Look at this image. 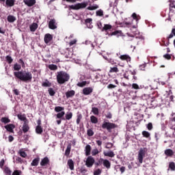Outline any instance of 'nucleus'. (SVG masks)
Listing matches in <instances>:
<instances>
[{
  "label": "nucleus",
  "instance_id": "1",
  "mask_svg": "<svg viewBox=\"0 0 175 175\" xmlns=\"http://www.w3.org/2000/svg\"><path fill=\"white\" fill-rule=\"evenodd\" d=\"M14 76L21 80V81H24L27 83V81H31L32 80V73L29 71H18L14 72Z\"/></svg>",
  "mask_w": 175,
  "mask_h": 175
},
{
  "label": "nucleus",
  "instance_id": "2",
  "mask_svg": "<svg viewBox=\"0 0 175 175\" xmlns=\"http://www.w3.org/2000/svg\"><path fill=\"white\" fill-rule=\"evenodd\" d=\"M56 79L58 84H65V83L69 81L70 76L65 71H59L57 72Z\"/></svg>",
  "mask_w": 175,
  "mask_h": 175
},
{
  "label": "nucleus",
  "instance_id": "3",
  "mask_svg": "<svg viewBox=\"0 0 175 175\" xmlns=\"http://www.w3.org/2000/svg\"><path fill=\"white\" fill-rule=\"evenodd\" d=\"M88 5V4L85 2L78 3L75 5H70L69 8L71 9V10H80V9H85V8H87Z\"/></svg>",
  "mask_w": 175,
  "mask_h": 175
},
{
  "label": "nucleus",
  "instance_id": "4",
  "mask_svg": "<svg viewBox=\"0 0 175 175\" xmlns=\"http://www.w3.org/2000/svg\"><path fill=\"white\" fill-rule=\"evenodd\" d=\"M117 125L114 123L104 122V124H102L103 129H107L108 132H110L111 129H116Z\"/></svg>",
  "mask_w": 175,
  "mask_h": 175
},
{
  "label": "nucleus",
  "instance_id": "5",
  "mask_svg": "<svg viewBox=\"0 0 175 175\" xmlns=\"http://www.w3.org/2000/svg\"><path fill=\"white\" fill-rule=\"evenodd\" d=\"M146 152H147V148H142L138 152V161L139 163H143V159L146 157Z\"/></svg>",
  "mask_w": 175,
  "mask_h": 175
},
{
  "label": "nucleus",
  "instance_id": "6",
  "mask_svg": "<svg viewBox=\"0 0 175 175\" xmlns=\"http://www.w3.org/2000/svg\"><path fill=\"white\" fill-rule=\"evenodd\" d=\"M40 166H42L44 169H47L49 166H50V159L49 157H45L41 159L40 163Z\"/></svg>",
  "mask_w": 175,
  "mask_h": 175
},
{
  "label": "nucleus",
  "instance_id": "7",
  "mask_svg": "<svg viewBox=\"0 0 175 175\" xmlns=\"http://www.w3.org/2000/svg\"><path fill=\"white\" fill-rule=\"evenodd\" d=\"M95 163V159L92 156H88L85 161L87 167H92Z\"/></svg>",
  "mask_w": 175,
  "mask_h": 175
},
{
  "label": "nucleus",
  "instance_id": "8",
  "mask_svg": "<svg viewBox=\"0 0 175 175\" xmlns=\"http://www.w3.org/2000/svg\"><path fill=\"white\" fill-rule=\"evenodd\" d=\"M53 40V36L50 33H46L44 35V41L46 44H49V42Z\"/></svg>",
  "mask_w": 175,
  "mask_h": 175
},
{
  "label": "nucleus",
  "instance_id": "9",
  "mask_svg": "<svg viewBox=\"0 0 175 175\" xmlns=\"http://www.w3.org/2000/svg\"><path fill=\"white\" fill-rule=\"evenodd\" d=\"M49 28L50 29H57V23L55 19H51L49 23Z\"/></svg>",
  "mask_w": 175,
  "mask_h": 175
},
{
  "label": "nucleus",
  "instance_id": "10",
  "mask_svg": "<svg viewBox=\"0 0 175 175\" xmlns=\"http://www.w3.org/2000/svg\"><path fill=\"white\" fill-rule=\"evenodd\" d=\"M94 91V88L92 87L85 88L83 89V95H90V94H92Z\"/></svg>",
  "mask_w": 175,
  "mask_h": 175
},
{
  "label": "nucleus",
  "instance_id": "11",
  "mask_svg": "<svg viewBox=\"0 0 175 175\" xmlns=\"http://www.w3.org/2000/svg\"><path fill=\"white\" fill-rule=\"evenodd\" d=\"M22 131L23 133H27L29 131V124H28V121H25L22 126Z\"/></svg>",
  "mask_w": 175,
  "mask_h": 175
},
{
  "label": "nucleus",
  "instance_id": "12",
  "mask_svg": "<svg viewBox=\"0 0 175 175\" xmlns=\"http://www.w3.org/2000/svg\"><path fill=\"white\" fill-rule=\"evenodd\" d=\"M67 165L70 170H75V161L72 159H69L67 161Z\"/></svg>",
  "mask_w": 175,
  "mask_h": 175
},
{
  "label": "nucleus",
  "instance_id": "13",
  "mask_svg": "<svg viewBox=\"0 0 175 175\" xmlns=\"http://www.w3.org/2000/svg\"><path fill=\"white\" fill-rule=\"evenodd\" d=\"M76 94V92L75 90H70V91H67L65 93L66 95V98L67 99H69V98H73V96Z\"/></svg>",
  "mask_w": 175,
  "mask_h": 175
},
{
  "label": "nucleus",
  "instance_id": "14",
  "mask_svg": "<svg viewBox=\"0 0 175 175\" xmlns=\"http://www.w3.org/2000/svg\"><path fill=\"white\" fill-rule=\"evenodd\" d=\"M23 2L25 5H27V6L31 8V6H33L35 3H36V0H24Z\"/></svg>",
  "mask_w": 175,
  "mask_h": 175
},
{
  "label": "nucleus",
  "instance_id": "15",
  "mask_svg": "<svg viewBox=\"0 0 175 175\" xmlns=\"http://www.w3.org/2000/svg\"><path fill=\"white\" fill-rule=\"evenodd\" d=\"M113 26L109 24H105L104 27L101 29L102 32H107V31H111Z\"/></svg>",
  "mask_w": 175,
  "mask_h": 175
},
{
  "label": "nucleus",
  "instance_id": "16",
  "mask_svg": "<svg viewBox=\"0 0 175 175\" xmlns=\"http://www.w3.org/2000/svg\"><path fill=\"white\" fill-rule=\"evenodd\" d=\"M103 166H105V167H106V169H110L111 166V163H110V161L107 159H103Z\"/></svg>",
  "mask_w": 175,
  "mask_h": 175
},
{
  "label": "nucleus",
  "instance_id": "17",
  "mask_svg": "<svg viewBox=\"0 0 175 175\" xmlns=\"http://www.w3.org/2000/svg\"><path fill=\"white\" fill-rule=\"evenodd\" d=\"M91 145H86L85 148V154L86 157H90L91 155Z\"/></svg>",
  "mask_w": 175,
  "mask_h": 175
},
{
  "label": "nucleus",
  "instance_id": "18",
  "mask_svg": "<svg viewBox=\"0 0 175 175\" xmlns=\"http://www.w3.org/2000/svg\"><path fill=\"white\" fill-rule=\"evenodd\" d=\"M103 154L105 157H109V158H114L116 157V154L111 150L109 152H103Z\"/></svg>",
  "mask_w": 175,
  "mask_h": 175
},
{
  "label": "nucleus",
  "instance_id": "19",
  "mask_svg": "<svg viewBox=\"0 0 175 175\" xmlns=\"http://www.w3.org/2000/svg\"><path fill=\"white\" fill-rule=\"evenodd\" d=\"M38 23H33L31 25L29 26V29L31 32H35L36 29H38Z\"/></svg>",
  "mask_w": 175,
  "mask_h": 175
},
{
  "label": "nucleus",
  "instance_id": "20",
  "mask_svg": "<svg viewBox=\"0 0 175 175\" xmlns=\"http://www.w3.org/2000/svg\"><path fill=\"white\" fill-rule=\"evenodd\" d=\"M5 128L8 132H13V129H14L16 126H14V124H10L5 126Z\"/></svg>",
  "mask_w": 175,
  "mask_h": 175
},
{
  "label": "nucleus",
  "instance_id": "21",
  "mask_svg": "<svg viewBox=\"0 0 175 175\" xmlns=\"http://www.w3.org/2000/svg\"><path fill=\"white\" fill-rule=\"evenodd\" d=\"M39 162H40V158L37 157L33 159L32 162L31 163V166H38L39 165Z\"/></svg>",
  "mask_w": 175,
  "mask_h": 175
},
{
  "label": "nucleus",
  "instance_id": "22",
  "mask_svg": "<svg viewBox=\"0 0 175 175\" xmlns=\"http://www.w3.org/2000/svg\"><path fill=\"white\" fill-rule=\"evenodd\" d=\"M164 152L167 157H173L174 155V152L172 149H166Z\"/></svg>",
  "mask_w": 175,
  "mask_h": 175
},
{
  "label": "nucleus",
  "instance_id": "23",
  "mask_svg": "<svg viewBox=\"0 0 175 175\" xmlns=\"http://www.w3.org/2000/svg\"><path fill=\"white\" fill-rule=\"evenodd\" d=\"M36 133H37V135H42V133H43V127H42V126H36Z\"/></svg>",
  "mask_w": 175,
  "mask_h": 175
},
{
  "label": "nucleus",
  "instance_id": "24",
  "mask_svg": "<svg viewBox=\"0 0 175 175\" xmlns=\"http://www.w3.org/2000/svg\"><path fill=\"white\" fill-rule=\"evenodd\" d=\"M15 2L16 0H6L5 5H7L9 8H12L14 5Z\"/></svg>",
  "mask_w": 175,
  "mask_h": 175
},
{
  "label": "nucleus",
  "instance_id": "25",
  "mask_svg": "<svg viewBox=\"0 0 175 175\" xmlns=\"http://www.w3.org/2000/svg\"><path fill=\"white\" fill-rule=\"evenodd\" d=\"M64 116H65V111L58 112L56 115L57 118H59L60 120H65V118H64Z\"/></svg>",
  "mask_w": 175,
  "mask_h": 175
},
{
  "label": "nucleus",
  "instance_id": "26",
  "mask_svg": "<svg viewBox=\"0 0 175 175\" xmlns=\"http://www.w3.org/2000/svg\"><path fill=\"white\" fill-rule=\"evenodd\" d=\"M81 120H83V115L80 113H77V125H79L80 124V121H81Z\"/></svg>",
  "mask_w": 175,
  "mask_h": 175
},
{
  "label": "nucleus",
  "instance_id": "27",
  "mask_svg": "<svg viewBox=\"0 0 175 175\" xmlns=\"http://www.w3.org/2000/svg\"><path fill=\"white\" fill-rule=\"evenodd\" d=\"M120 59H122V61H131V57L128 55H122L120 56Z\"/></svg>",
  "mask_w": 175,
  "mask_h": 175
},
{
  "label": "nucleus",
  "instance_id": "28",
  "mask_svg": "<svg viewBox=\"0 0 175 175\" xmlns=\"http://www.w3.org/2000/svg\"><path fill=\"white\" fill-rule=\"evenodd\" d=\"M8 23H14L16 21V18L14 16L9 15L7 18Z\"/></svg>",
  "mask_w": 175,
  "mask_h": 175
},
{
  "label": "nucleus",
  "instance_id": "29",
  "mask_svg": "<svg viewBox=\"0 0 175 175\" xmlns=\"http://www.w3.org/2000/svg\"><path fill=\"white\" fill-rule=\"evenodd\" d=\"M65 110V108L63 107L57 106L55 107V111L56 113H61L62 111H64Z\"/></svg>",
  "mask_w": 175,
  "mask_h": 175
},
{
  "label": "nucleus",
  "instance_id": "30",
  "mask_svg": "<svg viewBox=\"0 0 175 175\" xmlns=\"http://www.w3.org/2000/svg\"><path fill=\"white\" fill-rule=\"evenodd\" d=\"M120 72V70H118V68L117 67H111L109 70V73H118Z\"/></svg>",
  "mask_w": 175,
  "mask_h": 175
},
{
  "label": "nucleus",
  "instance_id": "31",
  "mask_svg": "<svg viewBox=\"0 0 175 175\" xmlns=\"http://www.w3.org/2000/svg\"><path fill=\"white\" fill-rule=\"evenodd\" d=\"M72 148V146L71 145H68L67 148L65 151V155L66 157H69V154H70V150Z\"/></svg>",
  "mask_w": 175,
  "mask_h": 175
},
{
  "label": "nucleus",
  "instance_id": "32",
  "mask_svg": "<svg viewBox=\"0 0 175 175\" xmlns=\"http://www.w3.org/2000/svg\"><path fill=\"white\" fill-rule=\"evenodd\" d=\"M90 121H91L92 124H98V118H96L94 116H92L90 117Z\"/></svg>",
  "mask_w": 175,
  "mask_h": 175
},
{
  "label": "nucleus",
  "instance_id": "33",
  "mask_svg": "<svg viewBox=\"0 0 175 175\" xmlns=\"http://www.w3.org/2000/svg\"><path fill=\"white\" fill-rule=\"evenodd\" d=\"M48 68L50 70H57L58 69V66L55 64H49Z\"/></svg>",
  "mask_w": 175,
  "mask_h": 175
},
{
  "label": "nucleus",
  "instance_id": "34",
  "mask_svg": "<svg viewBox=\"0 0 175 175\" xmlns=\"http://www.w3.org/2000/svg\"><path fill=\"white\" fill-rule=\"evenodd\" d=\"M99 8V6L96 4H94L92 6H89L87 8L88 10H96V9H98Z\"/></svg>",
  "mask_w": 175,
  "mask_h": 175
},
{
  "label": "nucleus",
  "instance_id": "35",
  "mask_svg": "<svg viewBox=\"0 0 175 175\" xmlns=\"http://www.w3.org/2000/svg\"><path fill=\"white\" fill-rule=\"evenodd\" d=\"M92 112L93 113V114H94L95 116H99V109L96 108V107H92Z\"/></svg>",
  "mask_w": 175,
  "mask_h": 175
},
{
  "label": "nucleus",
  "instance_id": "36",
  "mask_svg": "<svg viewBox=\"0 0 175 175\" xmlns=\"http://www.w3.org/2000/svg\"><path fill=\"white\" fill-rule=\"evenodd\" d=\"M1 121L3 124H9V122H10V119L6 117H3V118H1Z\"/></svg>",
  "mask_w": 175,
  "mask_h": 175
},
{
  "label": "nucleus",
  "instance_id": "37",
  "mask_svg": "<svg viewBox=\"0 0 175 175\" xmlns=\"http://www.w3.org/2000/svg\"><path fill=\"white\" fill-rule=\"evenodd\" d=\"M142 135L144 137H146L147 139H148V137H150V136H151V134H150V133L148 131H142Z\"/></svg>",
  "mask_w": 175,
  "mask_h": 175
},
{
  "label": "nucleus",
  "instance_id": "38",
  "mask_svg": "<svg viewBox=\"0 0 175 175\" xmlns=\"http://www.w3.org/2000/svg\"><path fill=\"white\" fill-rule=\"evenodd\" d=\"M72 117H73V113L72 112L67 113L65 116L66 120H72Z\"/></svg>",
  "mask_w": 175,
  "mask_h": 175
},
{
  "label": "nucleus",
  "instance_id": "39",
  "mask_svg": "<svg viewBox=\"0 0 175 175\" xmlns=\"http://www.w3.org/2000/svg\"><path fill=\"white\" fill-rule=\"evenodd\" d=\"M42 87H51V83L50 81L46 80L45 82L42 83Z\"/></svg>",
  "mask_w": 175,
  "mask_h": 175
},
{
  "label": "nucleus",
  "instance_id": "40",
  "mask_svg": "<svg viewBox=\"0 0 175 175\" xmlns=\"http://www.w3.org/2000/svg\"><path fill=\"white\" fill-rule=\"evenodd\" d=\"M77 87H85V85H87V81H83L82 82H79L77 84Z\"/></svg>",
  "mask_w": 175,
  "mask_h": 175
},
{
  "label": "nucleus",
  "instance_id": "41",
  "mask_svg": "<svg viewBox=\"0 0 175 175\" xmlns=\"http://www.w3.org/2000/svg\"><path fill=\"white\" fill-rule=\"evenodd\" d=\"M49 94L51 96H54L55 95V92L54 91V90L53 89V88H50L48 90Z\"/></svg>",
  "mask_w": 175,
  "mask_h": 175
},
{
  "label": "nucleus",
  "instance_id": "42",
  "mask_svg": "<svg viewBox=\"0 0 175 175\" xmlns=\"http://www.w3.org/2000/svg\"><path fill=\"white\" fill-rule=\"evenodd\" d=\"M21 69V65L16 63L14 65V70H17L18 72V70H20Z\"/></svg>",
  "mask_w": 175,
  "mask_h": 175
},
{
  "label": "nucleus",
  "instance_id": "43",
  "mask_svg": "<svg viewBox=\"0 0 175 175\" xmlns=\"http://www.w3.org/2000/svg\"><path fill=\"white\" fill-rule=\"evenodd\" d=\"M5 59H6L8 64H12V62H13V58H12V56H10V55H7L5 57Z\"/></svg>",
  "mask_w": 175,
  "mask_h": 175
},
{
  "label": "nucleus",
  "instance_id": "44",
  "mask_svg": "<svg viewBox=\"0 0 175 175\" xmlns=\"http://www.w3.org/2000/svg\"><path fill=\"white\" fill-rule=\"evenodd\" d=\"M121 33H122V31H120V30H116L115 31H113L111 35V36L118 35V36H120Z\"/></svg>",
  "mask_w": 175,
  "mask_h": 175
},
{
  "label": "nucleus",
  "instance_id": "45",
  "mask_svg": "<svg viewBox=\"0 0 175 175\" xmlns=\"http://www.w3.org/2000/svg\"><path fill=\"white\" fill-rule=\"evenodd\" d=\"M23 174V172H21V170H15L13 172L12 175H21Z\"/></svg>",
  "mask_w": 175,
  "mask_h": 175
},
{
  "label": "nucleus",
  "instance_id": "46",
  "mask_svg": "<svg viewBox=\"0 0 175 175\" xmlns=\"http://www.w3.org/2000/svg\"><path fill=\"white\" fill-rule=\"evenodd\" d=\"M132 88L133 90H140V88H142V86H139V85H137V83H133Z\"/></svg>",
  "mask_w": 175,
  "mask_h": 175
},
{
  "label": "nucleus",
  "instance_id": "47",
  "mask_svg": "<svg viewBox=\"0 0 175 175\" xmlns=\"http://www.w3.org/2000/svg\"><path fill=\"white\" fill-rule=\"evenodd\" d=\"M102 162H103V158H100L98 161V162L94 161V165H95L96 167H98V166H99L102 163Z\"/></svg>",
  "mask_w": 175,
  "mask_h": 175
},
{
  "label": "nucleus",
  "instance_id": "48",
  "mask_svg": "<svg viewBox=\"0 0 175 175\" xmlns=\"http://www.w3.org/2000/svg\"><path fill=\"white\" fill-rule=\"evenodd\" d=\"M169 167L170 168V170L174 171L175 170V163H174V162L170 163Z\"/></svg>",
  "mask_w": 175,
  "mask_h": 175
},
{
  "label": "nucleus",
  "instance_id": "49",
  "mask_svg": "<svg viewBox=\"0 0 175 175\" xmlns=\"http://www.w3.org/2000/svg\"><path fill=\"white\" fill-rule=\"evenodd\" d=\"M5 174L12 175V170H10V167H5L4 170Z\"/></svg>",
  "mask_w": 175,
  "mask_h": 175
},
{
  "label": "nucleus",
  "instance_id": "50",
  "mask_svg": "<svg viewBox=\"0 0 175 175\" xmlns=\"http://www.w3.org/2000/svg\"><path fill=\"white\" fill-rule=\"evenodd\" d=\"M98 154H99V150L96 148V149H94L92 151V157H95V155H98Z\"/></svg>",
  "mask_w": 175,
  "mask_h": 175
},
{
  "label": "nucleus",
  "instance_id": "51",
  "mask_svg": "<svg viewBox=\"0 0 175 175\" xmlns=\"http://www.w3.org/2000/svg\"><path fill=\"white\" fill-rule=\"evenodd\" d=\"M87 135L88 136H94V131H92V129H90L87 131Z\"/></svg>",
  "mask_w": 175,
  "mask_h": 175
},
{
  "label": "nucleus",
  "instance_id": "52",
  "mask_svg": "<svg viewBox=\"0 0 175 175\" xmlns=\"http://www.w3.org/2000/svg\"><path fill=\"white\" fill-rule=\"evenodd\" d=\"M102 174V170L97 169L94 172V175H100Z\"/></svg>",
  "mask_w": 175,
  "mask_h": 175
},
{
  "label": "nucleus",
  "instance_id": "53",
  "mask_svg": "<svg viewBox=\"0 0 175 175\" xmlns=\"http://www.w3.org/2000/svg\"><path fill=\"white\" fill-rule=\"evenodd\" d=\"M18 118L21 120V121H27V118L25 116H23L22 115H18Z\"/></svg>",
  "mask_w": 175,
  "mask_h": 175
},
{
  "label": "nucleus",
  "instance_id": "54",
  "mask_svg": "<svg viewBox=\"0 0 175 175\" xmlns=\"http://www.w3.org/2000/svg\"><path fill=\"white\" fill-rule=\"evenodd\" d=\"M96 16H100L101 17V16H103V11L102 10H99L98 11H96Z\"/></svg>",
  "mask_w": 175,
  "mask_h": 175
},
{
  "label": "nucleus",
  "instance_id": "55",
  "mask_svg": "<svg viewBox=\"0 0 175 175\" xmlns=\"http://www.w3.org/2000/svg\"><path fill=\"white\" fill-rule=\"evenodd\" d=\"M142 99L144 100H148V99H150V95H148V94H144L142 96Z\"/></svg>",
  "mask_w": 175,
  "mask_h": 175
},
{
  "label": "nucleus",
  "instance_id": "56",
  "mask_svg": "<svg viewBox=\"0 0 175 175\" xmlns=\"http://www.w3.org/2000/svg\"><path fill=\"white\" fill-rule=\"evenodd\" d=\"M173 8L175 9V5L173 3L170 4V12H173Z\"/></svg>",
  "mask_w": 175,
  "mask_h": 175
},
{
  "label": "nucleus",
  "instance_id": "57",
  "mask_svg": "<svg viewBox=\"0 0 175 175\" xmlns=\"http://www.w3.org/2000/svg\"><path fill=\"white\" fill-rule=\"evenodd\" d=\"M163 57L165 59H172V55H170V54L163 55Z\"/></svg>",
  "mask_w": 175,
  "mask_h": 175
},
{
  "label": "nucleus",
  "instance_id": "58",
  "mask_svg": "<svg viewBox=\"0 0 175 175\" xmlns=\"http://www.w3.org/2000/svg\"><path fill=\"white\" fill-rule=\"evenodd\" d=\"M146 64H144L139 66L140 70H146Z\"/></svg>",
  "mask_w": 175,
  "mask_h": 175
},
{
  "label": "nucleus",
  "instance_id": "59",
  "mask_svg": "<svg viewBox=\"0 0 175 175\" xmlns=\"http://www.w3.org/2000/svg\"><path fill=\"white\" fill-rule=\"evenodd\" d=\"M80 173L82 174H85V172H87V170L84 167H81L79 170Z\"/></svg>",
  "mask_w": 175,
  "mask_h": 175
},
{
  "label": "nucleus",
  "instance_id": "60",
  "mask_svg": "<svg viewBox=\"0 0 175 175\" xmlns=\"http://www.w3.org/2000/svg\"><path fill=\"white\" fill-rule=\"evenodd\" d=\"M20 155L22 157V158H26L27 153L24 151L20 152Z\"/></svg>",
  "mask_w": 175,
  "mask_h": 175
},
{
  "label": "nucleus",
  "instance_id": "61",
  "mask_svg": "<svg viewBox=\"0 0 175 175\" xmlns=\"http://www.w3.org/2000/svg\"><path fill=\"white\" fill-rule=\"evenodd\" d=\"M147 128H148V131H152V129L153 128L152 123H151V122L148 123L147 125Z\"/></svg>",
  "mask_w": 175,
  "mask_h": 175
},
{
  "label": "nucleus",
  "instance_id": "62",
  "mask_svg": "<svg viewBox=\"0 0 175 175\" xmlns=\"http://www.w3.org/2000/svg\"><path fill=\"white\" fill-rule=\"evenodd\" d=\"M76 43H77V40H71L69 42V46H73V44H76Z\"/></svg>",
  "mask_w": 175,
  "mask_h": 175
},
{
  "label": "nucleus",
  "instance_id": "63",
  "mask_svg": "<svg viewBox=\"0 0 175 175\" xmlns=\"http://www.w3.org/2000/svg\"><path fill=\"white\" fill-rule=\"evenodd\" d=\"M85 24H91L92 23V18H87L85 21Z\"/></svg>",
  "mask_w": 175,
  "mask_h": 175
},
{
  "label": "nucleus",
  "instance_id": "64",
  "mask_svg": "<svg viewBox=\"0 0 175 175\" xmlns=\"http://www.w3.org/2000/svg\"><path fill=\"white\" fill-rule=\"evenodd\" d=\"M106 118H111L113 117V115L110 112H107L105 115Z\"/></svg>",
  "mask_w": 175,
  "mask_h": 175
}]
</instances>
